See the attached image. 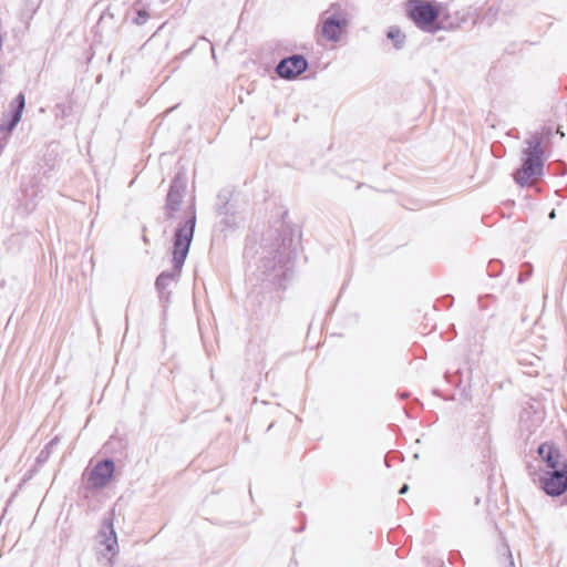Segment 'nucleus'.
<instances>
[{
    "label": "nucleus",
    "mask_w": 567,
    "mask_h": 567,
    "mask_svg": "<svg viewBox=\"0 0 567 567\" xmlns=\"http://www.w3.org/2000/svg\"><path fill=\"white\" fill-rule=\"evenodd\" d=\"M196 226V209L194 200L183 209V220H181L174 231L173 238V270L163 271L156 279L155 286L161 297L164 296L171 281L175 280L182 272L185 259L188 255L193 241Z\"/></svg>",
    "instance_id": "nucleus-1"
},
{
    "label": "nucleus",
    "mask_w": 567,
    "mask_h": 567,
    "mask_svg": "<svg viewBox=\"0 0 567 567\" xmlns=\"http://www.w3.org/2000/svg\"><path fill=\"white\" fill-rule=\"evenodd\" d=\"M262 274L266 275L274 285L282 288L284 282L292 275L291 254L287 250L284 243L280 241L277 230H268L261 240Z\"/></svg>",
    "instance_id": "nucleus-2"
},
{
    "label": "nucleus",
    "mask_w": 567,
    "mask_h": 567,
    "mask_svg": "<svg viewBox=\"0 0 567 567\" xmlns=\"http://www.w3.org/2000/svg\"><path fill=\"white\" fill-rule=\"evenodd\" d=\"M551 134L550 128L532 133L523 142L522 166L514 173V179L519 186H529L544 174L546 152L544 140Z\"/></svg>",
    "instance_id": "nucleus-3"
},
{
    "label": "nucleus",
    "mask_w": 567,
    "mask_h": 567,
    "mask_svg": "<svg viewBox=\"0 0 567 567\" xmlns=\"http://www.w3.org/2000/svg\"><path fill=\"white\" fill-rule=\"evenodd\" d=\"M442 8L441 3L429 0H408L405 3L408 17L420 30L430 33L441 29L437 21Z\"/></svg>",
    "instance_id": "nucleus-4"
},
{
    "label": "nucleus",
    "mask_w": 567,
    "mask_h": 567,
    "mask_svg": "<svg viewBox=\"0 0 567 567\" xmlns=\"http://www.w3.org/2000/svg\"><path fill=\"white\" fill-rule=\"evenodd\" d=\"M322 35L331 42L341 39L342 31L349 24V14L339 4H332L321 14Z\"/></svg>",
    "instance_id": "nucleus-5"
},
{
    "label": "nucleus",
    "mask_w": 567,
    "mask_h": 567,
    "mask_svg": "<svg viewBox=\"0 0 567 567\" xmlns=\"http://www.w3.org/2000/svg\"><path fill=\"white\" fill-rule=\"evenodd\" d=\"M115 471V464L111 458L97 462L91 468L83 473V481L87 491H99L104 488L112 480Z\"/></svg>",
    "instance_id": "nucleus-6"
},
{
    "label": "nucleus",
    "mask_w": 567,
    "mask_h": 567,
    "mask_svg": "<svg viewBox=\"0 0 567 567\" xmlns=\"http://www.w3.org/2000/svg\"><path fill=\"white\" fill-rule=\"evenodd\" d=\"M539 482L543 491L549 496H559L567 489V466L554 470H542Z\"/></svg>",
    "instance_id": "nucleus-7"
},
{
    "label": "nucleus",
    "mask_w": 567,
    "mask_h": 567,
    "mask_svg": "<svg viewBox=\"0 0 567 567\" xmlns=\"http://www.w3.org/2000/svg\"><path fill=\"white\" fill-rule=\"evenodd\" d=\"M187 186V177L184 172H178L168 190L166 197V204L164 207L165 216L167 219H173L176 216V213L181 210V205L183 203V198L185 196Z\"/></svg>",
    "instance_id": "nucleus-8"
},
{
    "label": "nucleus",
    "mask_w": 567,
    "mask_h": 567,
    "mask_svg": "<svg viewBox=\"0 0 567 567\" xmlns=\"http://www.w3.org/2000/svg\"><path fill=\"white\" fill-rule=\"evenodd\" d=\"M308 69V61L301 54L284 58L276 66V72L284 80H293Z\"/></svg>",
    "instance_id": "nucleus-9"
},
{
    "label": "nucleus",
    "mask_w": 567,
    "mask_h": 567,
    "mask_svg": "<svg viewBox=\"0 0 567 567\" xmlns=\"http://www.w3.org/2000/svg\"><path fill=\"white\" fill-rule=\"evenodd\" d=\"M25 105L24 95L22 93L18 94L16 99L12 101L10 107V114L3 117V122L0 124V133L8 132L11 133L18 123L21 120L22 112Z\"/></svg>",
    "instance_id": "nucleus-10"
},
{
    "label": "nucleus",
    "mask_w": 567,
    "mask_h": 567,
    "mask_svg": "<svg viewBox=\"0 0 567 567\" xmlns=\"http://www.w3.org/2000/svg\"><path fill=\"white\" fill-rule=\"evenodd\" d=\"M114 509L109 513V516L103 519L102 527L99 534L101 544L105 546V549L115 555L117 550V537L114 530Z\"/></svg>",
    "instance_id": "nucleus-11"
},
{
    "label": "nucleus",
    "mask_w": 567,
    "mask_h": 567,
    "mask_svg": "<svg viewBox=\"0 0 567 567\" xmlns=\"http://www.w3.org/2000/svg\"><path fill=\"white\" fill-rule=\"evenodd\" d=\"M538 453L545 461L544 470H554L557 466H567L566 462L561 460V455L558 450L551 446H547L545 444L540 445L538 447Z\"/></svg>",
    "instance_id": "nucleus-12"
},
{
    "label": "nucleus",
    "mask_w": 567,
    "mask_h": 567,
    "mask_svg": "<svg viewBox=\"0 0 567 567\" xmlns=\"http://www.w3.org/2000/svg\"><path fill=\"white\" fill-rule=\"evenodd\" d=\"M386 37L393 41V45L395 49L400 50L403 48L405 42V35L401 32L398 27H390L386 32Z\"/></svg>",
    "instance_id": "nucleus-13"
},
{
    "label": "nucleus",
    "mask_w": 567,
    "mask_h": 567,
    "mask_svg": "<svg viewBox=\"0 0 567 567\" xmlns=\"http://www.w3.org/2000/svg\"><path fill=\"white\" fill-rule=\"evenodd\" d=\"M498 554L499 564L503 567H515L513 555L507 544H502V546L498 549Z\"/></svg>",
    "instance_id": "nucleus-14"
},
{
    "label": "nucleus",
    "mask_w": 567,
    "mask_h": 567,
    "mask_svg": "<svg viewBox=\"0 0 567 567\" xmlns=\"http://www.w3.org/2000/svg\"><path fill=\"white\" fill-rule=\"evenodd\" d=\"M136 16L133 18V22L137 25H143L148 19V12L144 8H138L135 10Z\"/></svg>",
    "instance_id": "nucleus-15"
},
{
    "label": "nucleus",
    "mask_w": 567,
    "mask_h": 567,
    "mask_svg": "<svg viewBox=\"0 0 567 567\" xmlns=\"http://www.w3.org/2000/svg\"><path fill=\"white\" fill-rule=\"evenodd\" d=\"M218 199L223 202L221 205H218L217 207V213L219 215H224V214H227L228 210H227V202H228V196L226 194H219L218 195Z\"/></svg>",
    "instance_id": "nucleus-16"
},
{
    "label": "nucleus",
    "mask_w": 567,
    "mask_h": 567,
    "mask_svg": "<svg viewBox=\"0 0 567 567\" xmlns=\"http://www.w3.org/2000/svg\"><path fill=\"white\" fill-rule=\"evenodd\" d=\"M408 491H409V485H408V484H403V485L401 486V488L399 489V494L403 495V494H405Z\"/></svg>",
    "instance_id": "nucleus-17"
},
{
    "label": "nucleus",
    "mask_w": 567,
    "mask_h": 567,
    "mask_svg": "<svg viewBox=\"0 0 567 567\" xmlns=\"http://www.w3.org/2000/svg\"><path fill=\"white\" fill-rule=\"evenodd\" d=\"M525 278H526V275H523V274H522V275L519 276V281H520V282H522V281H524V280H525Z\"/></svg>",
    "instance_id": "nucleus-18"
},
{
    "label": "nucleus",
    "mask_w": 567,
    "mask_h": 567,
    "mask_svg": "<svg viewBox=\"0 0 567 567\" xmlns=\"http://www.w3.org/2000/svg\"><path fill=\"white\" fill-rule=\"evenodd\" d=\"M549 217H550V218H554V217H555V210H551V212H550Z\"/></svg>",
    "instance_id": "nucleus-19"
},
{
    "label": "nucleus",
    "mask_w": 567,
    "mask_h": 567,
    "mask_svg": "<svg viewBox=\"0 0 567 567\" xmlns=\"http://www.w3.org/2000/svg\"><path fill=\"white\" fill-rule=\"evenodd\" d=\"M212 55H213V59H216V54H215L214 49H212Z\"/></svg>",
    "instance_id": "nucleus-20"
}]
</instances>
